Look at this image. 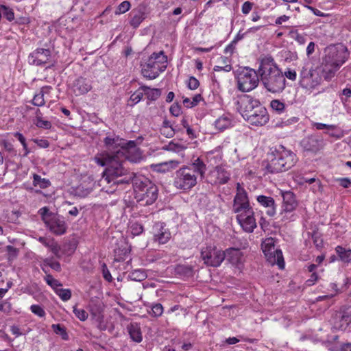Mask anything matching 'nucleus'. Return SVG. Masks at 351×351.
<instances>
[{"label":"nucleus","mask_w":351,"mask_h":351,"mask_svg":"<svg viewBox=\"0 0 351 351\" xmlns=\"http://www.w3.org/2000/svg\"><path fill=\"white\" fill-rule=\"evenodd\" d=\"M106 151L97 154L94 160L101 167L106 166L103 173L101 182L117 184L122 180H117L128 173L125 167L126 160L136 162L141 158L140 149L135 141L126 142L119 136H106L104 140Z\"/></svg>","instance_id":"nucleus-1"},{"label":"nucleus","mask_w":351,"mask_h":351,"mask_svg":"<svg viewBox=\"0 0 351 351\" xmlns=\"http://www.w3.org/2000/svg\"><path fill=\"white\" fill-rule=\"evenodd\" d=\"M258 71L260 82L267 91L276 94L285 88L286 80L271 56L265 57L261 60Z\"/></svg>","instance_id":"nucleus-2"},{"label":"nucleus","mask_w":351,"mask_h":351,"mask_svg":"<svg viewBox=\"0 0 351 351\" xmlns=\"http://www.w3.org/2000/svg\"><path fill=\"white\" fill-rule=\"evenodd\" d=\"M206 169V165L200 158L194 159L189 165H184L175 172L173 186L184 192L190 191L197 184L199 176L204 178Z\"/></svg>","instance_id":"nucleus-3"},{"label":"nucleus","mask_w":351,"mask_h":351,"mask_svg":"<svg viewBox=\"0 0 351 351\" xmlns=\"http://www.w3.org/2000/svg\"><path fill=\"white\" fill-rule=\"evenodd\" d=\"M348 56L347 48L341 44L326 47L322 60V73L326 80H330L335 76L336 72L348 60Z\"/></svg>","instance_id":"nucleus-4"},{"label":"nucleus","mask_w":351,"mask_h":351,"mask_svg":"<svg viewBox=\"0 0 351 351\" xmlns=\"http://www.w3.org/2000/svg\"><path fill=\"white\" fill-rule=\"evenodd\" d=\"M265 167L267 172L277 173L286 171L293 167L296 162V155L284 146L280 145L273 152Z\"/></svg>","instance_id":"nucleus-5"},{"label":"nucleus","mask_w":351,"mask_h":351,"mask_svg":"<svg viewBox=\"0 0 351 351\" xmlns=\"http://www.w3.org/2000/svg\"><path fill=\"white\" fill-rule=\"evenodd\" d=\"M322 81L320 70L308 63H306L299 71L300 87L305 93L311 94L319 89Z\"/></svg>","instance_id":"nucleus-6"},{"label":"nucleus","mask_w":351,"mask_h":351,"mask_svg":"<svg viewBox=\"0 0 351 351\" xmlns=\"http://www.w3.org/2000/svg\"><path fill=\"white\" fill-rule=\"evenodd\" d=\"M167 66V57L162 51L153 53L146 62L141 64V73L145 77L153 80L163 72Z\"/></svg>","instance_id":"nucleus-7"},{"label":"nucleus","mask_w":351,"mask_h":351,"mask_svg":"<svg viewBox=\"0 0 351 351\" xmlns=\"http://www.w3.org/2000/svg\"><path fill=\"white\" fill-rule=\"evenodd\" d=\"M134 190V198L140 206L152 204L157 199V186L149 180L136 182Z\"/></svg>","instance_id":"nucleus-8"},{"label":"nucleus","mask_w":351,"mask_h":351,"mask_svg":"<svg viewBox=\"0 0 351 351\" xmlns=\"http://www.w3.org/2000/svg\"><path fill=\"white\" fill-rule=\"evenodd\" d=\"M38 213L49 230L55 235L66 233L68 226L64 218L49 211L47 207L41 208Z\"/></svg>","instance_id":"nucleus-9"},{"label":"nucleus","mask_w":351,"mask_h":351,"mask_svg":"<svg viewBox=\"0 0 351 351\" xmlns=\"http://www.w3.org/2000/svg\"><path fill=\"white\" fill-rule=\"evenodd\" d=\"M258 71L244 67L237 75V88L242 92H250L256 88L260 82Z\"/></svg>","instance_id":"nucleus-10"},{"label":"nucleus","mask_w":351,"mask_h":351,"mask_svg":"<svg viewBox=\"0 0 351 351\" xmlns=\"http://www.w3.org/2000/svg\"><path fill=\"white\" fill-rule=\"evenodd\" d=\"M200 258L207 267H217L225 260V254L216 245L209 244L201 247Z\"/></svg>","instance_id":"nucleus-11"},{"label":"nucleus","mask_w":351,"mask_h":351,"mask_svg":"<svg viewBox=\"0 0 351 351\" xmlns=\"http://www.w3.org/2000/svg\"><path fill=\"white\" fill-rule=\"evenodd\" d=\"M262 250L271 265H278L280 269H283L285 262L282 251L275 247V240L271 238H266L261 244Z\"/></svg>","instance_id":"nucleus-12"},{"label":"nucleus","mask_w":351,"mask_h":351,"mask_svg":"<svg viewBox=\"0 0 351 351\" xmlns=\"http://www.w3.org/2000/svg\"><path fill=\"white\" fill-rule=\"evenodd\" d=\"M250 209H252V207L250 206L247 193L240 183H237L232 210L237 214Z\"/></svg>","instance_id":"nucleus-13"},{"label":"nucleus","mask_w":351,"mask_h":351,"mask_svg":"<svg viewBox=\"0 0 351 351\" xmlns=\"http://www.w3.org/2000/svg\"><path fill=\"white\" fill-rule=\"evenodd\" d=\"M236 215V219L239 224L245 232H252L256 228V222L254 218V212L253 208Z\"/></svg>","instance_id":"nucleus-14"},{"label":"nucleus","mask_w":351,"mask_h":351,"mask_svg":"<svg viewBox=\"0 0 351 351\" xmlns=\"http://www.w3.org/2000/svg\"><path fill=\"white\" fill-rule=\"evenodd\" d=\"M231 173L224 167L217 166L208 174L209 182L212 184H224L230 179Z\"/></svg>","instance_id":"nucleus-15"},{"label":"nucleus","mask_w":351,"mask_h":351,"mask_svg":"<svg viewBox=\"0 0 351 351\" xmlns=\"http://www.w3.org/2000/svg\"><path fill=\"white\" fill-rule=\"evenodd\" d=\"M51 51L47 49H37L28 56V62L30 64L43 66L48 63L51 59Z\"/></svg>","instance_id":"nucleus-16"},{"label":"nucleus","mask_w":351,"mask_h":351,"mask_svg":"<svg viewBox=\"0 0 351 351\" xmlns=\"http://www.w3.org/2000/svg\"><path fill=\"white\" fill-rule=\"evenodd\" d=\"M260 101L248 95H243L239 98L237 101V109L242 117L247 114L256 106H261Z\"/></svg>","instance_id":"nucleus-17"},{"label":"nucleus","mask_w":351,"mask_h":351,"mask_svg":"<svg viewBox=\"0 0 351 351\" xmlns=\"http://www.w3.org/2000/svg\"><path fill=\"white\" fill-rule=\"evenodd\" d=\"M154 241L158 244H165L171 239V232L162 222H157L153 227Z\"/></svg>","instance_id":"nucleus-18"},{"label":"nucleus","mask_w":351,"mask_h":351,"mask_svg":"<svg viewBox=\"0 0 351 351\" xmlns=\"http://www.w3.org/2000/svg\"><path fill=\"white\" fill-rule=\"evenodd\" d=\"M281 195L282 197V211L291 213L298 206L294 193L290 191H282Z\"/></svg>","instance_id":"nucleus-19"},{"label":"nucleus","mask_w":351,"mask_h":351,"mask_svg":"<svg viewBox=\"0 0 351 351\" xmlns=\"http://www.w3.org/2000/svg\"><path fill=\"white\" fill-rule=\"evenodd\" d=\"M92 88L90 80L80 77L73 84V91L76 96L82 95L89 92Z\"/></svg>","instance_id":"nucleus-20"},{"label":"nucleus","mask_w":351,"mask_h":351,"mask_svg":"<svg viewBox=\"0 0 351 351\" xmlns=\"http://www.w3.org/2000/svg\"><path fill=\"white\" fill-rule=\"evenodd\" d=\"M225 258L232 265L239 266L243 263V252L237 248H229L223 251Z\"/></svg>","instance_id":"nucleus-21"},{"label":"nucleus","mask_w":351,"mask_h":351,"mask_svg":"<svg viewBox=\"0 0 351 351\" xmlns=\"http://www.w3.org/2000/svg\"><path fill=\"white\" fill-rule=\"evenodd\" d=\"M258 204L267 208V214L269 216H274L276 213V205L273 197L266 195H258L256 197Z\"/></svg>","instance_id":"nucleus-22"},{"label":"nucleus","mask_w":351,"mask_h":351,"mask_svg":"<svg viewBox=\"0 0 351 351\" xmlns=\"http://www.w3.org/2000/svg\"><path fill=\"white\" fill-rule=\"evenodd\" d=\"M301 146L305 151L316 153L320 150V140L315 136H307L302 140Z\"/></svg>","instance_id":"nucleus-23"},{"label":"nucleus","mask_w":351,"mask_h":351,"mask_svg":"<svg viewBox=\"0 0 351 351\" xmlns=\"http://www.w3.org/2000/svg\"><path fill=\"white\" fill-rule=\"evenodd\" d=\"M130 24L134 28L138 27L146 17L145 7L139 5L130 12Z\"/></svg>","instance_id":"nucleus-24"},{"label":"nucleus","mask_w":351,"mask_h":351,"mask_svg":"<svg viewBox=\"0 0 351 351\" xmlns=\"http://www.w3.org/2000/svg\"><path fill=\"white\" fill-rule=\"evenodd\" d=\"M256 114L250 120V124L256 126H262L265 125L269 121V114L267 109L262 105L258 106Z\"/></svg>","instance_id":"nucleus-25"},{"label":"nucleus","mask_w":351,"mask_h":351,"mask_svg":"<svg viewBox=\"0 0 351 351\" xmlns=\"http://www.w3.org/2000/svg\"><path fill=\"white\" fill-rule=\"evenodd\" d=\"M180 162L176 160L152 165V168L158 173H165L176 169L180 165Z\"/></svg>","instance_id":"nucleus-26"},{"label":"nucleus","mask_w":351,"mask_h":351,"mask_svg":"<svg viewBox=\"0 0 351 351\" xmlns=\"http://www.w3.org/2000/svg\"><path fill=\"white\" fill-rule=\"evenodd\" d=\"M130 338L135 342L140 343L142 339V333L140 326L137 323H131L127 327Z\"/></svg>","instance_id":"nucleus-27"},{"label":"nucleus","mask_w":351,"mask_h":351,"mask_svg":"<svg viewBox=\"0 0 351 351\" xmlns=\"http://www.w3.org/2000/svg\"><path fill=\"white\" fill-rule=\"evenodd\" d=\"M232 124V119L229 115L223 114L215 120L214 125L219 131H223L224 130L230 127Z\"/></svg>","instance_id":"nucleus-28"},{"label":"nucleus","mask_w":351,"mask_h":351,"mask_svg":"<svg viewBox=\"0 0 351 351\" xmlns=\"http://www.w3.org/2000/svg\"><path fill=\"white\" fill-rule=\"evenodd\" d=\"M351 322V315L349 314L342 315L341 317L334 324V328L339 330H345Z\"/></svg>","instance_id":"nucleus-29"},{"label":"nucleus","mask_w":351,"mask_h":351,"mask_svg":"<svg viewBox=\"0 0 351 351\" xmlns=\"http://www.w3.org/2000/svg\"><path fill=\"white\" fill-rule=\"evenodd\" d=\"M186 149V147L182 144L175 143L174 141L169 142L167 145L162 147V149L173 152L177 154H182V152Z\"/></svg>","instance_id":"nucleus-30"},{"label":"nucleus","mask_w":351,"mask_h":351,"mask_svg":"<svg viewBox=\"0 0 351 351\" xmlns=\"http://www.w3.org/2000/svg\"><path fill=\"white\" fill-rule=\"evenodd\" d=\"M34 124L40 128L43 129H50L51 128V123L47 120H44L42 118V113L39 109L36 111V117L34 119Z\"/></svg>","instance_id":"nucleus-31"},{"label":"nucleus","mask_w":351,"mask_h":351,"mask_svg":"<svg viewBox=\"0 0 351 351\" xmlns=\"http://www.w3.org/2000/svg\"><path fill=\"white\" fill-rule=\"evenodd\" d=\"M141 89L143 90L144 95L149 100H156L160 95V90L158 88H151L146 86H141Z\"/></svg>","instance_id":"nucleus-32"},{"label":"nucleus","mask_w":351,"mask_h":351,"mask_svg":"<svg viewBox=\"0 0 351 351\" xmlns=\"http://www.w3.org/2000/svg\"><path fill=\"white\" fill-rule=\"evenodd\" d=\"M219 62L221 65L215 66L213 69L215 71H223L225 72H229L232 70V66L230 64V60L228 58L221 56L219 59Z\"/></svg>","instance_id":"nucleus-33"},{"label":"nucleus","mask_w":351,"mask_h":351,"mask_svg":"<svg viewBox=\"0 0 351 351\" xmlns=\"http://www.w3.org/2000/svg\"><path fill=\"white\" fill-rule=\"evenodd\" d=\"M176 132V130L172 127L168 120H165L160 128V134L167 138H172Z\"/></svg>","instance_id":"nucleus-34"},{"label":"nucleus","mask_w":351,"mask_h":351,"mask_svg":"<svg viewBox=\"0 0 351 351\" xmlns=\"http://www.w3.org/2000/svg\"><path fill=\"white\" fill-rule=\"evenodd\" d=\"M335 251L342 261L345 263L351 261V250H346L343 247L338 245L335 247Z\"/></svg>","instance_id":"nucleus-35"},{"label":"nucleus","mask_w":351,"mask_h":351,"mask_svg":"<svg viewBox=\"0 0 351 351\" xmlns=\"http://www.w3.org/2000/svg\"><path fill=\"white\" fill-rule=\"evenodd\" d=\"M51 184L50 181L46 178H42L38 174L33 175V185L40 189H46Z\"/></svg>","instance_id":"nucleus-36"},{"label":"nucleus","mask_w":351,"mask_h":351,"mask_svg":"<svg viewBox=\"0 0 351 351\" xmlns=\"http://www.w3.org/2000/svg\"><path fill=\"white\" fill-rule=\"evenodd\" d=\"M128 278L133 281H142L147 278V274L142 269H135L128 274Z\"/></svg>","instance_id":"nucleus-37"},{"label":"nucleus","mask_w":351,"mask_h":351,"mask_svg":"<svg viewBox=\"0 0 351 351\" xmlns=\"http://www.w3.org/2000/svg\"><path fill=\"white\" fill-rule=\"evenodd\" d=\"M333 128H330L329 130L325 133L336 139H340L343 138L345 135L343 130L335 125H333Z\"/></svg>","instance_id":"nucleus-38"},{"label":"nucleus","mask_w":351,"mask_h":351,"mask_svg":"<svg viewBox=\"0 0 351 351\" xmlns=\"http://www.w3.org/2000/svg\"><path fill=\"white\" fill-rule=\"evenodd\" d=\"M51 328L53 329V331L56 334L61 336L62 339L64 340H68L69 339V335L66 332L65 327L63 326L58 324H53L51 326Z\"/></svg>","instance_id":"nucleus-39"},{"label":"nucleus","mask_w":351,"mask_h":351,"mask_svg":"<svg viewBox=\"0 0 351 351\" xmlns=\"http://www.w3.org/2000/svg\"><path fill=\"white\" fill-rule=\"evenodd\" d=\"M143 90L141 89V86L136 90L130 97L129 102L130 106H134L138 104L143 97Z\"/></svg>","instance_id":"nucleus-40"},{"label":"nucleus","mask_w":351,"mask_h":351,"mask_svg":"<svg viewBox=\"0 0 351 351\" xmlns=\"http://www.w3.org/2000/svg\"><path fill=\"white\" fill-rule=\"evenodd\" d=\"M270 106L278 114L282 113L285 109V104L278 99L272 100L270 103Z\"/></svg>","instance_id":"nucleus-41"},{"label":"nucleus","mask_w":351,"mask_h":351,"mask_svg":"<svg viewBox=\"0 0 351 351\" xmlns=\"http://www.w3.org/2000/svg\"><path fill=\"white\" fill-rule=\"evenodd\" d=\"M55 293L63 301H68L71 297V291L69 289L58 288L55 291Z\"/></svg>","instance_id":"nucleus-42"},{"label":"nucleus","mask_w":351,"mask_h":351,"mask_svg":"<svg viewBox=\"0 0 351 351\" xmlns=\"http://www.w3.org/2000/svg\"><path fill=\"white\" fill-rule=\"evenodd\" d=\"M131 8V4L128 1H124L121 3L114 11L115 15H120L128 12Z\"/></svg>","instance_id":"nucleus-43"},{"label":"nucleus","mask_w":351,"mask_h":351,"mask_svg":"<svg viewBox=\"0 0 351 351\" xmlns=\"http://www.w3.org/2000/svg\"><path fill=\"white\" fill-rule=\"evenodd\" d=\"M290 38L294 39L300 45H304L306 43V37L303 34H300L297 30H291L289 32Z\"/></svg>","instance_id":"nucleus-44"},{"label":"nucleus","mask_w":351,"mask_h":351,"mask_svg":"<svg viewBox=\"0 0 351 351\" xmlns=\"http://www.w3.org/2000/svg\"><path fill=\"white\" fill-rule=\"evenodd\" d=\"M129 230L132 235L138 236L143 232V227L141 224L134 222L130 223Z\"/></svg>","instance_id":"nucleus-45"},{"label":"nucleus","mask_w":351,"mask_h":351,"mask_svg":"<svg viewBox=\"0 0 351 351\" xmlns=\"http://www.w3.org/2000/svg\"><path fill=\"white\" fill-rule=\"evenodd\" d=\"M73 312L75 315L80 320V321H86L88 317V313L82 309L77 308V306H74L73 307Z\"/></svg>","instance_id":"nucleus-46"},{"label":"nucleus","mask_w":351,"mask_h":351,"mask_svg":"<svg viewBox=\"0 0 351 351\" xmlns=\"http://www.w3.org/2000/svg\"><path fill=\"white\" fill-rule=\"evenodd\" d=\"M149 313L154 317H160L163 313L162 305L160 303H156L152 305V311Z\"/></svg>","instance_id":"nucleus-47"},{"label":"nucleus","mask_w":351,"mask_h":351,"mask_svg":"<svg viewBox=\"0 0 351 351\" xmlns=\"http://www.w3.org/2000/svg\"><path fill=\"white\" fill-rule=\"evenodd\" d=\"M45 280L46 282L54 289V291H56V289L61 286V284L59 282V281L53 278L51 275H47L45 277Z\"/></svg>","instance_id":"nucleus-48"},{"label":"nucleus","mask_w":351,"mask_h":351,"mask_svg":"<svg viewBox=\"0 0 351 351\" xmlns=\"http://www.w3.org/2000/svg\"><path fill=\"white\" fill-rule=\"evenodd\" d=\"M30 310L32 313L40 317H43L45 315V311L44 309L38 304H33L30 306Z\"/></svg>","instance_id":"nucleus-49"},{"label":"nucleus","mask_w":351,"mask_h":351,"mask_svg":"<svg viewBox=\"0 0 351 351\" xmlns=\"http://www.w3.org/2000/svg\"><path fill=\"white\" fill-rule=\"evenodd\" d=\"M32 104L36 106H43L45 104V97L43 96V94H40L39 93L34 95L32 99Z\"/></svg>","instance_id":"nucleus-50"},{"label":"nucleus","mask_w":351,"mask_h":351,"mask_svg":"<svg viewBox=\"0 0 351 351\" xmlns=\"http://www.w3.org/2000/svg\"><path fill=\"white\" fill-rule=\"evenodd\" d=\"M14 136L17 138V139L22 144L23 149L25 150V156H27L29 154V150L27 149V145L26 143L25 138L23 135L20 132H16L14 134Z\"/></svg>","instance_id":"nucleus-51"},{"label":"nucleus","mask_w":351,"mask_h":351,"mask_svg":"<svg viewBox=\"0 0 351 351\" xmlns=\"http://www.w3.org/2000/svg\"><path fill=\"white\" fill-rule=\"evenodd\" d=\"M44 263L56 271H60L61 269L60 264L57 261H53L51 258H46Z\"/></svg>","instance_id":"nucleus-52"},{"label":"nucleus","mask_w":351,"mask_h":351,"mask_svg":"<svg viewBox=\"0 0 351 351\" xmlns=\"http://www.w3.org/2000/svg\"><path fill=\"white\" fill-rule=\"evenodd\" d=\"M283 76L285 78H287L291 81H295L297 78V73L294 69H287L285 71Z\"/></svg>","instance_id":"nucleus-53"},{"label":"nucleus","mask_w":351,"mask_h":351,"mask_svg":"<svg viewBox=\"0 0 351 351\" xmlns=\"http://www.w3.org/2000/svg\"><path fill=\"white\" fill-rule=\"evenodd\" d=\"M48 248H49V250L52 252V253L55 256H59V252H60V247L58 245V243H56V242L52 241V242L48 246Z\"/></svg>","instance_id":"nucleus-54"},{"label":"nucleus","mask_w":351,"mask_h":351,"mask_svg":"<svg viewBox=\"0 0 351 351\" xmlns=\"http://www.w3.org/2000/svg\"><path fill=\"white\" fill-rule=\"evenodd\" d=\"M2 8L5 10L4 14L6 19L9 21H12L14 19V14L12 9H10L9 8H7L5 5H2Z\"/></svg>","instance_id":"nucleus-55"},{"label":"nucleus","mask_w":351,"mask_h":351,"mask_svg":"<svg viewBox=\"0 0 351 351\" xmlns=\"http://www.w3.org/2000/svg\"><path fill=\"white\" fill-rule=\"evenodd\" d=\"M199 81L194 77H191L189 79V82H188V87L191 89V90H195L196 88H197V87L199 86Z\"/></svg>","instance_id":"nucleus-56"},{"label":"nucleus","mask_w":351,"mask_h":351,"mask_svg":"<svg viewBox=\"0 0 351 351\" xmlns=\"http://www.w3.org/2000/svg\"><path fill=\"white\" fill-rule=\"evenodd\" d=\"M253 7V3L250 1H245L242 5L241 11L244 14H247L252 10Z\"/></svg>","instance_id":"nucleus-57"},{"label":"nucleus","mask_w":351,"mask_h":351,"mask_svg":"<svg viewBox=\"0 0 351 351\" xmlns=\"http://www.w3.org/2000/svg\"><path fill=\"white\" fill-rule=\"evenodd\" d=\"M256 110H258V106L253 108L252 111H250L247 114H245L243 117L250 123V120L252 121V118L255 117V114H256Z\"/></svg>","instance_id":"nucleus-58"},{"label":"nucleus","mask_w":351,"mask_h":351,"mask_svg":"<svg viewBox=\"0 0 351 351\" xmlns=\"http://www.w3.org/2000/svg\"><path fill=\"white\" fill-rule=\"evenodd\" d=\"M256 110H258V106L253 108L252 111H250L247 114H245L243 117L250 123V120L252 121V118L255 117V114H256Z\"/></svg>","instance_id":"nucleus-59"},{"label":"nucleus","mask_w":351,"mask_h":351,"mask_svg":"<svg viewBox=\"0 0 351 351\" xmlns=\"http://www.w3.org/2000/svg\"><path fill=\"white\" fill-rule=\"evenodd\" d=\"M317 280H318V275L317 274V273L313 272V273H312L310 278L306 280V284L308 286H312L315 283V282Z\"/></svg>","instance_id":"nucleus-60"},{"label":"nucleus","mask_w":351,"mask_h":351,"mask_svg":"<svg viewBox=\"0 0 351 351\" xmlns=\"http://www.w3.org/2000/svg\"><path fill=\"white\" fill-rule=\"evenodd\" d=\"M313 125L315 127L317 130L327 129L328 130H329L330 128H334L333 125H328L322 123H315Z\"/></svg>","instance_id":"nucleus-61"},{"label":"nucleus","mask_w":351,"mask_h":351,"mask_svg":"<svg viewBox=\"0 0 351 351\" xmlns=\"http://www.w3.org/2000/svg\"><path fill=\"white\" fill-rule=\"evenodd\" d=\"M34 141L38 146L42 148H47L49 145L48 141L45 139H36Z\"/></svg>","instance_id":"nucleus-62"},{"label":"nucleus","mask_w":351,"mask_h":351,"mask_svg":"<svg viewBox=\"0 0 351 351\" xmlns=\"http://www.w3.org/2000/svg\"><path fill=\"white\" fill-rule=\"evenodd\" d=\"M339 182L340 183V185L343 186V188H348L350 185L351 184V181L349 178H340L339 179Z\"/></svg>","instance_id":"nucleus-63"},{"label":"nucleus","mask_w":351,"mask_h":351,"mask_svg":"<svg viewBox=\"0 0 351 351\" xmlns=\"http://www.w3.org/2000/svg\"><path fill=\"white\" fill-rule=\"evenodd\" d=\"M6 249H7V252L9 253V255L10 256H14V257L16 256V255L18 254V250L16 247H14L12 245H8L6 247Z\"/></svg>","instance_id":"nucleus-64"}]
</instances>
